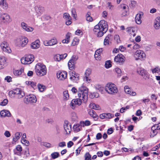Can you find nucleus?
I'll return each instance as SVG.
<instances>
[{
    "mask_svg": "<svg viewBox=\"0 0 160 160\" xmlns=\"http://www.w3.org/2000/svg\"><path fill=\"white\" fill-rule=\"evenodd\" d=\"M63 18L65 20V23L67 25H70L72 23V18L70 15L68 13L65 12L63 13Z\"/></svg>",
    "mask_w": 160,
    "mask_h": 160,
    "instance_id": "obj_15",
    "label": "nucleus"
},
{
    "mask_svg": "<svg viewBox=\"0 0 160 160\" xmlns=\"http://www.w3.org/2000/svg\"><path fill=\"white\" fill-rule=\"evenodd\" d=\"M71 118L72 121H76L78 119V117L76 113L74 112H72L71 114Z\"/></svg>",
    "mask_w": 160,
    "mask_h": 160,
    "instance_id": "obj_38",
    "label": "nucleus"
},
{
    "mask_svg": "<svg viewBox=\"0 0 160 160\" xmlns=\"http://www.w3.org/2000/svg\"><path fill=\"white\" fill-rule=\"evenodd\" d=\"M160 26V23L155 21L154 22V27L156 29H158Z\"/></svg>",
    "mask_w": 160,
    "mask_h": 160,
    "instance_id": "obj_52",
    "label": "nucleus"
},
{
    "mask_svg": "<svg viewBox=\"0 0 160 160\" xmlns=\"http://www.w3.org/2000/svg\"><path fill=\"white\" fill-rule=\"evenodd\" d=\"M76 105L75 104V103L72 102V101L70 104V106L71 108L73 109H74L75 108V106Z\"/></svg>",
    "mask_w": 160,
    "mask_h": 160,
    "instance_id": "obj_61",
    "label": "nucleus"
},
{
    "mask_svg": "<svg viewBox=\"0 0 160 160\" xmlns=\"http://www.w3.org/2000/svg\"><path fill=\"white\" fill-rule=\"evenodd\" d=\"M25 31L28 32H31L32 31L34 30V28L32 27H30L28 25L27 26H26L24 28H23Z\"/></svg>",
    "mask_w": 160,
    "mask_h": 160,
    "instance_id": "obj_40",
    "label": "nucleus"
},
{
    "mask_svg": "<svg viewBox=\"0 0 160 160\" xmlns=\"http://www.w3.org/2000/svg\"><path fill=\"white\" fill-rule=\"evenodd\" d=\"M78 58V56L73 55L69 60L68 63V65L69 68L70 70H73L74 69L75 67V64Z\"/></svg>",
    "mask_w": 160,
    "mask_h": 160,
    "instance_id": "obj_7",
    "label": "nucleus"
},
{
    "mask_svg": "<svg viewBox=\"0 0 160 160\" xmlns=\"http://www.w3.org/2000/svg\"><path fill=\"white\" fill-rule=\"evenodd\" d=\"M89 107L91 108L96 110H99L100 109V107L98 105L96 104L93 103H91L89 104Z\"/></svg>",
    "mask_w": 160,
    "mask_h": 160,
    "instance_id": "obj_27",
    "label": "nucleus"
},
{
    "mask_svg": "<svg viewBox=\"0 0 160 160\" xmlns=\"http://www.w3.org/2000/svg\"><path fill=\"white\" fill-rule=\"evenodd\" d=\"M127 32L131 35H133V37L136 36V28L134 27H129L126 28Z\"/></svg>",
    "mask_w": 160,
    "mask_h": 160,
    "instance_id": "obj_20",
    "label": "nucleus"
},
{
    "mask_svg": "<svg viewBox=\"0 0 160 160\" xmlns=\"http://www.w3.org/2000/svg\"><path fill=\"white\" fill-rule=\"evenodd\" d=\"M124 89L125 92L126 93L129 94H131V90L128 88V86H125L124 87Z\"/></svg>",
    "mask_w": 160,
    "mask_h": 160,
    "instance_id": "obj_48",
    "label": "nucleus"
},
{
    "mask_svg": "<svg viewBox=\"0 0 160 160\" xmlns=\"http://www.w3.org/2000/svg\"><path fill=\"white\" fill-rule=\"evenodd\" d=\"M85 160H91V157L88 152H87L84 155Z\"/></svg>",
    "mask_w": 160,
    "mask_h": 160,
    "instance_id": "obj_46",
    "label": "nucleus"
},
{
    "mask_svg": "<svg viewBox=\"0 0 160 160\" xmlns=\"http://www.w3.org/2000/svg\"><path fill=\"white\" fill-rule=\"evenodd\" d=\"M71 33L70 32L67 33L65 39L63 40L62 42L64 43H68L70 42V38Z\"/></svg>",
    "mask_w": 160,
    "mask_h": 160,
    "instance_id": "obj_25",
    "label": "nucleus"
},
{
    "mask_svg": "<svg viewBox=\"0 0 160 160\" xmlns=\"http://www.w3.org/2000/svg\"><path fill=\"white\" fill-rule=\"evenodd\" d=\"M8 95L11 98H17L16 93L15 89L10 91L8 93Z\"/></svg>",
    "mask_w": 160,
    "mask_h": 160,
    "instance_id": "obj_30",
    "label": "nucleus"
},
{
    "mask_svg": "<svg viewBox=\"0 0 160 160\" xmlns=\"http://www.w3.org/2000/svg\"><path fill=\"white\" fill-rule=\"evenodd\" d=\"M96 88L100 92H102L104 90V88L100 85H98L96 86Z\"/></svg>",
    "mask_w": 160,
    "mask_h": 160,
    "instance_id": "obj_55",
    "label": "nucleus"
},
{
    "mask_svg": "<svg viewBox=\"0 0 160 160\" xmlns=\"http://www.w3.org/2000/svg\"><path fill=\"white\" fill-rule=\"evenodd\" d=\"M105 118L110 119L114 117V115L110 113H105Z\"/></svg>",
    "mask_w": 160,
    "mask_h": 160,
    "instance_id": "obj_47",
    "label": "nucleus"
},
{
    "mask_svg": "<svg viewBox=\"0 0 160 160\" xmlns=\"http://www.w3.org/2000/svg\"><path fill=\"white\" fill-rule=\"evenodd\" d=\"M63 127L64 130L66 132V134H69L72 130V125L70 123H68V121H65Z\"/></svg>",
    "mask_w": 160,
    "mask_h": 160,
    "instance_id": "obj_14",
    "label": "nucleus"
},
{
    "mask_svg": "<svg viewBox=\"0 0 160 160\" xmlns=\"http://www.w3.org/2000/svg\"><path fill=\"white\" fill-rule=\"evenodd\" d=\"M81 126L83 127L88 126L90 125V122L88 120H86L85 121H82L80 122Z\"/></svg>",
    "mask_w": 160,
    "mask_h": 160,
    "instance_id": "obj_37",
    "label": "nucleus"
},
{
    "mask_svg": "<svg viewBox=\"0 0 160 160\" xmlns=\"http://www.w3.org/2000/svg\"><path fill=\"white\" fill-rule=\"evenodd\" d=\"M70 75V79L74 82H77L78 80L79 74L76 73L74 71L69 72Z\"/></svg>",
    "mask_w": 160,
    "mask_h": 160,
    "instance_id": "obj_13",
    "label": "nucleus"
},
{
    "mask_svg": "<svg viewBox=\"0 0 160 160\" xmlns=\"http://www.w3.org/2000/svg\"><path fill=\"white\" fill-rule=\"evenodd\" d=\"M38 88L40 92L43 91L45 89V86L44 85L41 84H38Z\"/></svg>",
    "mask_w": 160,
    "mask_h": 160,
    "instance_id": "obj_39",
    "label": "nucleus"
},
{
    "mask_svg": "<svg viewBox=\"0 0 160 160\" xmlns=\"http://www.w3.org/2000/svg\"><path fill=\"white\" fill-rule=\"evenodd\" d=\"M112 66V65L110 63V61H106L105 62V68H109L110 67H111Z\"/></svg>",
    "mask_w": 160,
    "mask_h": 160,
    "instance_id": "obj_53",
    "label": "nucleus"
},
{
    "mask_svg": "<svg viewBox=\"0 0 160 160\" xmlns=\"http://www.w3.org/2000/svg\"><path fill=\"white\" fill-rule=\"evenodd\" d=\"M102 48H99L97 49L95 52L94 55L95 58H98L100 55L101 53H102Z\"/></svg>",
    "mask_w": 160,
    "mask_h": 160,
    "instance_id": "obj_36",
    "label": "nucleus"
},
{
    "mask_svg": "<svg viewBox=\"0 0 160 160\" xmlns=\"http://www.w3.org/2000/svg\"><path fill=\"white\" fill-rule=\"evenodd\" d=\"M82 99L81 98H76L73 99L72 100V102L75 103V104L77 105H78L79 106L81 105L82 103Z\"/></svg>",
    "mask_w": 160,
    "mask_h": 160,
    "instance_id": "obj_29",
    "label": "nucleus"
},
{
    "mask_svg": "<svg viewBox=\"0 0 160 160\" xmlns=\"http://www.w3.org/2000/svg\"><path fill=\"white\" fill-rule=\"evenodd\" d=\"M25 99L27 102H26V103H35L37 100L36 97L33 94H30L26 96Z\"/></svg>",
    "mask_w": 160,
    "mask_h": 160,
    "instance_id": "obj_12",
    "label": "nucleus"
},
{
    "mask_svg": "<svg viewBox=\"0 0 160 160\" xmlns=\"http://www.w3.org/2000/svg\"><path fill=\"white\" fill-rule=\"evenodd\" d=\"M152 130V133L150 134V136H152V137H153L154 136H155L158 133V132L157 131V129H155V128L152 127L151 128Z\"/></svg>",
    "mask_w": 160,
    "mask_h": 160,
    "instance_id": "obj_43",
    "label": "nucleus"
},
{
    "mask_svg": "<svg viewBox=\"0 0 160 160\" xmlns=\"http://www.w3.org/2000/svg\"><path fill=\"white\" fill-rule=\"evenodd\" d=\"M152 127L155 128V129L157 130H160V123L154 125Z\"/></svg>",
    "mask_w": 160,
    "mask_h": 160,
    "instance_id": "obj_56",
    "label": "nucleus"
},
{
    "mask_svg": "<svg viewBox=\"0 0 160 160\" xmlns=\"http://www.w3.org/2000/svg\"><path fill=\"white\" fill-rule=\"evenodd\" d=\"M105 91L108 94H114L117 93L118 90L116 86L112 83H108L105 86Z\"/></svg>",
    "mask_w": 160,
    "mask_h": 160,
    "instance_id": "obj_4",
    "label": "nucleus"
},
{
    "mask_svg": "<svg viewBox=\"0 0 160 160\" xmlns=\"http://www.w3.org/2000/svg\"><path fill=\"white\" fill-rule=\"evenodd\" d=\"M82 149V148L80 147H79L76 150V155L78 156L80 153Z\"/></svg>",
    "mask_w": 160,
    "mask_h": 160,
    "instance_id": "obj_60",
    "label": "nucleus"
},
{
    "mask_svg": "<svg viewBox=\"0 0 160 160\" xmlns=\"http://www.w3.org/2000/svg\"><path fill=\"white\" fill-rule=\"evenodd\" d=\"M8 46V43L5 41L3 42L1 44V47L3 51L9 53L10 52V50Z\"/></svg>",
    "mask_w": 160,
    "mask_h": 160,
    "instance_id": "obj_17",
    "label": "nucleus"
},
{
    "mask_svg": "<svg viewBox=\"0 0 160 160\" xmlns=\"http://www.w3.org/2000/svg\"><path fill=\"white\" fill-rule=\"evenodd\" d=\"M8 102V100L7 99H5L3 100V101L1 102L0 103V105L2 106H5L7 104Z\"/></svg>",
    "mask_w": 160,
    "mask_h": 160,
    "instance_id": "obj_50",
    "label": "nucleus"
},
{
    "mask_svg": "<svg viewBox=\"0 0 160 160\" xmlns=\"http://www.w3.org/2000/svg\"><path fill=\"white\" fill-rule=\"evenodd\" d=\"M23 71V69H21L20 70H14L13 72L15 75L18 76L21 74Z\"/></svg>",
    "mask_w": 160,
    "mask_h": 160,
    "instance_id": "obj_35",
    "label": "nucleus"
},
{
    "mask_svg": "<svg viewBox=\"0 0 160 160\" xmlns=\"http://www.w3.org/2000/svg\"><path fill=\"white\" fill-rule=\"evenodd\" d=\"M0 20L3 23H9L12 21L10 16L7 13H0Z\"/></svg>",
    "mask_w": 160,
    "mask_h": 160,
    "instance_id": "obj_8",
    "label": "nucleus"
},
{
    "mask_svg": "<svg viewBox=\"0 0 160 160\" xmlns=\"http://www.w3.org/2000/svg\"><path fill=\"white\" fill-rule=\"evenodd\" d=\"M35 72L38 76L45 75L47 73V69L45 66L42 63H38L36 66Z\"/></svg>",
    "mask_w": 160,
    "mask_h": 160,
    "instance_id": "obj_3",
    "label": "nucleus"
},
{
    "mask_svg": "<svg viewBox=\"0 0 160 160\" xmlns=\"http://www.w3.org/2000/svg\"><path fill=\"white\" fill-rule=\"evenodd\" d=\"M75 34L78 35H80L82 34V32L81 30L78 29L75 32Z\"/></svg>",
    "mask_w": 160,
    "mask_h": 160,
    "instance_id": "obj_62",
    "label": "nucleus"
},
{
    "mask_svg": "<svg viewBox=\"0 0 160 160\" xmlns=\"http://www.w3.org/2000/svg\"><path fill=\"white\" fill-rule=\"evenodd\" d=\"M115 72L118 74V76H121V70L118 68H116L115 69Z\"/></svg>",
    "mask_w": 160,
    "mask_h": 160,
    "instance_id": "obj_57",
    "label": "nucleus"
},
{
    "mask_svg": "<svg viewBox=\"0 0 160 160\" xmlns=\"http://www.w3.org/2000/svg\"><path fill=\"white\" fill-rule=\"evenodd\" d=\"M134 56L136 60H143L146 58V54L142 51L137 50L135 52Z\"/></svg>",
    "mask_w": 160,
    "mask_h": 160,
    "instance_id": "obj_9",
    "label": "nucleus"
},
{
    "mask_svg": "<svg viewBox=\"0 0 160 160\" xmlns=\"http://www.w3.org/2000/svg\"><path fill=\"white\" fill-rule=\"evenodd\" d=\"M88 89L85 86H82L78 90V97L81 98L84 103L87 102L88 99Z\"/></svg>",
    "mask_w": 160,
    "mask_h": 160,
    "instance_id": "obj_2",
    "label": "nucleus"
},
{
    "mask_svg": "<svg viewBox=\"0 0 160 160\" xmlns=\"http://www.w3.org/2000/svg\"><path fill=\"white\" fill-rule=\"evenodd\" d=\"M50 44H51V46L54 45L57 43V41L56 38H53L49 41Z\"/></svg>",
    "mask_w": 160,
    "mask_h": 160,
    "instance_id": "obj_42",
    "label": "nucleus"
},
{
    "mask_svg": "<svg viewBox=\"0 0 160 160\" xmlns=\"http://www.w3.org/2000/svg\"><path fill=\"white\" fill-rule=\"evenodd\" d=\"M82 126H81L80 125L77 124L74 125L73 127V129L75 132H77L80 130L81 127Z\"/></svg>",
    "mask_w": 160,
    "mask_h": 160,
    "instance_id": "obj_28",
    "label": "nucleus"
},
{
    "mask_svg": "<svg viewBox=\"0 0 160 160\" xmlns=\"http://www.w3.org/2000/svg\"><path fill=\"white\" fill-rule=\"evenodd\" d=\"M90 96L92 98H97L98 97L99 95L98 93L93 92L90 95Z\"/></svg>",
    "mask_w": 160,
    "mask_h": 160,
    "instance_id": "obj_54",
    "label": "nucleus"
},
{
    "mask_svg": "<svg viewBox=\"0 0 160 160\" xmlns=\"http://www.w3.org/2000/svg\"><path fill=\"white\" fill-rule=\"evenodd\" d=\"M125 57L121 54H118L114 58V61L117 63L121 64L123 63L125 61Z\"/></svg>",
    "mask_w": 160,
    "mask_h": 160,
    "instance_id": "obj_11",
    "label": "nucleus"
},
{
    "mask_svg": "<svg viewBox=\"0 0 160 160\" xmlns=\"http://www.w3.org/2000/svg\"><path fill=\"white\" fill-rule=\"evenodd\" d=\"M51 155L52 158L54 159L58 158L59 157V154L58 152H56L52 153Z\"/></svg>",
    "mask_w": 160,
    "mask_h": 160,
    "instance_id": "obj_45",
    "label": "nucleus"
},
{
    "mask_svg": "<svg viewBox=\"0 0 160 160\" xmlns=\"http://www.w3.org/2000/svg\"><path fill=\"white\" fill-rule=\"evenodd\" d=\"M21 141L23 144H25L26 146H28L29 145V142L26 139L21 140Z\"/></svg>",
    "mask_w": 160,
    "mask_h": 160,
    "instance_id": "obj_58",
    "label": "nucleus"
},
{
    "mask_svg": "<svg viewBox=\"0 0 160 160\" xmlns=\"http://www.w3.org/2000/svg\"><path fill=\"white\" fill-rule=\"evenodd\" d=\"M137 72L139 74L141 75L145 79L149 78V74L144 68L141 67H138L137 68Z\"/></svg>",
    "mask_w": 160,
    "mask_h": 160,
    "instance_id": "obj_10",
    "label": "nucleus"
},
{
    "mask_svg": "<svg viewBox=\"0 0 160 160\" xmlns=\"http://www.w3.org/2000/svg\"><path fill=\"white\" fill-rule=\"evenodd\" d=\"M28 42V39L24 36L19 37L16 40V44L19 47H24Z\"/></svg>",
    "mask_w": 160,
    "mask_h": 160,
    "instance_id": "obj_5",
    "label": "nucleus"
},
{
    "mask_svg": "<svg viewBox=\"0 0 160 160\" xmlns=\"http://www.w3.org/2000/svg\"><path fill=\"white\" fill-rule=\"evenodd\" d=\"M151 98L152 100H155V101L158 98L154 94H152L151 96Z\"/></svg>",
    "mask_w": 160,
    "mask_h": 160,
    "instance_id": "obj_64",
    "label": "nucleus"
},
{
    "mask_svg": "<svg viewBox=\"0 0 160 160\" xmlns=\"http://www.w3.org/2000/svg\"><path fill=\"white\" fill-rule=\"evenodd\" d=\"M108 29V25L107 22L105 20L100 21L98 23L94 26L93 31L97 33V36L101 37L104 33H105Z\"/></svg>",
    "mask_w": 160,
    "mask_h": 160,
    "instance_id": "obj_1",
    "label": "nucleus"
},
{
    "mask_svg": "<svg viewBox=\"0 0 160 160\" xmlns=\"http://www.w3.org/2000/svg\"><path fill=\"white\" fill-rule=\"evenodd\" d=\"M66 143L64 142H62L59 143L58 147H63L66 146Z\"/></svg>",
    "mask_w": 160,
    "mask_h": 160,
    "instance_id": "obj_59",
    "label": "nucleus"
},
{
    "mask_svg": "<svg viewBox=\"0 0 160 160\" xmlns=\"http://www.w3.org/2000/svg\"><path fill=\"white\" fill-rule=\"evenodd\" d=\"M12 78L10 76H7L5 78V80L7 81V82H9L12 81Z\"/></svg>",
    "mask_w": 160,
    "mask_h": 160,
    "instance_id": "obj_63",
    "label": "nucleus"
},
{
    "mask_svg": "<svg viewBox=\"0 0 160 160\" xmlns=\"http://www.w3.org/2000/svg\"><path fill=\"white\" fill-rule=\"evenodd\" d=\"M151 71L153 73H158L160 72V69L158 67H157L153 69H151Z\"/></svg>",
    "mask_w": 160,
    "mask_h": 160,
    "instance_id": "obj_41",
    "label": "nucleus"
},
{
    "mask_svg": "<svg viewBox=\"0 0 160 160\" xmlns=\"http://www.w3.org/2000/svg\"><path fill=\"white\" fill-rule=\"evenodd\" d=\"M26 84L30 85L33 88L35 89L36 88V83L32 81H28L26 82Z\"/></svg>",
    "mask_w": 160,
    "mask_h": 160,
    "instance_id": "obj_31",
    "label": "nucleus"
},
{
    "mask_svg": "<svg viewBox=\"0 0 160 160\" xmlns=\"http://www.w3.org/2000/svg\"><path fill=\"white\" fill-rule=\"evenodd\" d=\"M67 72L64 71H58L57 73V78L60 80L65 79L67 77Z\"/></svg>",
    "mask_w": 160,
    "mask_h": 160,
    "instance_id": "obj_16",
    "label": "nucleus"
},
{
    "mask_svg": "<svg viewBox=\"0 0 160 160\" xmlns=\"http://www.w3.org/2000/svg\"><path fill=\"white\" fill-rule=\"evenodd\" d=\"M6 62V59L5 57L3 56L0 57V69L4 68Z\"/></svg>",
    "mask_w": 160,
    "mask_h": 160,
    "instance_id": "obj_24",
    "label": "nucleus"
},
{
    "mask_svg": "<svg viewBox=\"0 0 160 160\" xmlns=\"http://www.w3.org/2000/svg\"><path fill=\"white\" fill-rule=\"evenodd\" d=\"M21 135V133L20 132H16L15 135V136L13 137V140L14 141L16 142L18 141L20 138V136Z\"/></svg>",
    "mask_w": 160,
    "mask_h": 160,
    "instance_id": "obj_32",
    "label": "nucleus"
},
{
    "mask_svg": "<svg viewBox=\"0 0 160 160\" xmlns=\"http://www.w3.org/2000/svg\"><path fill=\"white\" fill-rule=\"evenodd\" d=\"M34 57L32 54L26 55L24 57L21 59V61L22 64H29L31 63L34 60Z\"/></svg>",
    "mask_w": 160,
    "mask_h": 160,
    "instance_id": "obj_6",
    "label": "nucleus"
},
{
    "mask_svg": "<svg viewBox=\"0 0 160 160\" xmlns=\"http://www.w3.org/2000/svg\"><path fill=\"white\" fill-rule=\"evenodd\" d=\"M63 98L65 100H68L69 98V95L67 90L63 92Z\"/></svg>",
    "mask_w": 160,
    "mask_h": 160,
    "instance_id": "obj_34",
    "label": "nucleus"
},
{
    "mask_svg": "<svg viewBox=\"0 0 160 160\" xmlns=\"http://www.w3.org/2000/svg\"><path fill=\"white\" fill-rule=\"evenodd\" d=\"M71 13L72 16L76 19L77 17V15L75 9H72L71 10Z\"/></svg>",
    "mask_w": 160,
    "mask_h": 160,
    "instance_id": "obj_51",
    "label": "nucleus"
},
{
    "mask_svg": "<svg viewBox=\"0 0 160 160\" xmlns=\"http://www.w3.org/2000/svg\"><path fill=\"white\" fill-rule=\"evenodd\" d=\"M39 40H36L35 41L32 43L31 44V48L33 49H37L39 48Z\"/></svg>",
    "mask_w": 160,
    "mask_h": 160,
    "instance_id": "obj_23",
    "label": "nucleus"
},
{
    "mask_svg": "<svg viewBox=\"0 0 160 160\" xmlns=\"http://www.w3.org/2000/svg\"><path fill=\"white\" fill-rule=\"evenodd\" d=\"M79 42V39L78 38H74L73 40V41L72 42V46H74L77 45Z\"/></svg>",
    "mask_w": 160,
    "mask_h": 160,
    "instance_id": "obj_44",
    "label": "nucleus"
},
{
    "mask_svg": "<svg viewBox=\"0 0 160 160\" xmlns=\"http://www.w3.org/2000/svg\"><path fill=\"white\" fill-rule=\"evenodd\" d=\"M35 9L38 16H40L42 13L44 9V8L40 6H36L35 7Z\"/></svg>",
    "mask_w": 160,
    "mask_h": 160,
    "instance_id": "obj_19",
    "label": "nucleus"
},
{
    "mask_svg": "<svg viewBox=\"0 0 160 160\" xmlns=\"http://www.w3.org/2000/svg\"><path fill=\"white\" fill-rule=\"evenodd\" d=\"M111 37V35L110 34H109L107 35L104 40V44L105 45H108L109 42V39Z\"/></svg>",
    "mask_w": 160,
    "mask_h": 160,
    "instance_id": "obj_33",
    "label": "nucleus"
},
{
    "mask_svg": "<svg viewBox=\"0 0 160 160\" xmlns=\"http://www.w3.org/2000/svg\"><path fill=\"white\" fill-rule=\"evenodd\" d=\"M88 113L90 116L94 119H97L98 116L93 110L92 109L89 110Z\"/></svg>",
    "mask_w": 160,
    "mask_h": 160,
    "instance_id": "obj_26",
    "label": "nucleus"
},
{
    "mask_svg": "<svg viewBox=\"0 0 160 160\" xmlns=\"http://www.w3.org/2000/svg\"><path fill=\"white\" fill-rule=\"evenodd\" d=\"M91 70L90 68L87 69L85 73V77H88L89 75L91 74Z\"/></svg>",
    "mask_w": 160,
    "mask_h": 160,
    "instance_id": "obj_49",
    "label": "nucleus"
},
{
    "mask_svg": "<svg viewBox=\"0 0 160 160\" xmlns=\"http://www.w3.org/2000/svg\"><path fill=\"white\" fill-rule=\"evenodd\" d=\"M143 13L141 12L137 14L136 16L135 17V22L136 23L138 24H140L141 23V16L143 15Z\"/></svg>",
    "mask_w": 160,
    "mask_h": 160,
    "instance_id": "obj_22",
    "label": "nucleus"
},
{
    "mask_svg": "<svg viewBox=\"0 0 160 160\" xmlns=\"http://www.w3.org/2000/svg\"><path fill=\"white\" fill-rule=\"evenodd\" d=\"M16 93L17 98L19 99L22 98L25 95L24 93L21 89L17 88L15 89Z\"/></svg>",
    "mask_w": 160,
    "mask_h": 160,
    "instance_id": "obj_18",
    "label": "nucleus"
},
{
    "mask_svg": "<svg viewBox=\"0 0 160 160\" xmlns=\"http://www.w3.org/2000/svg\"><path fill=\"white\" fill-rule=\"evenodd\" d=\"M0 114L1 117H10L11 114L10 112L8 110H3L0 112Z\"/></svg>",
    "mask_w": 160,
    "mask_h": 160,
    "instance_id": "obj_21",
    "label": "nucleus"
}]
</instances>
